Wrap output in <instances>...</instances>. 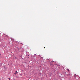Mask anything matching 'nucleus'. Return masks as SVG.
<instances>
[{
  "label": "nucleus",
  "instance_id": "f257e3e1",
  "mask_svg": "<svg viewBox=\"0 0 80 80\" xmlns=\"http://www.w3.org/2000/svg\"><path fill=\"white\" fill-rule=\"evenodd\" d=\"M17 73H18V72H17V71H16L15 73H14V74L17 75Z\"/></svg>",
  "mask_w": 80,
  "mask_h": 80
},
{
  "label": "nucleus",
  "instance_id": "f03ea898",
  "mask_svg": "<svg viewBox=\"0 0 80 80\" xmlns=\"http://www.w3.org/2000/svg\"><path fill=\"white\" fill-rule=\"evenodd\" d=\"M13 59L14 60H17V58L15 57H14Z\"/></svg>",
  "mask_w": 80,
  "mask_h": 80
},
{
  "label": "nucleus",
  "instance_id": "7ed1b4c3",
  "mask_svg": "<svg viewBox=\"0 0 80 80\" xmlns=\"http://www.w3.org/2000/svg\"><path fill=\"white\" fill-rule=\"evenodd\" d=\"M8 79L9 80H10V78H8Z\"/></svg>",
  "mask_w": 80,
  "mask_h": 80
},
{
  "label": "nucleus",
  "instance_id": "20e7f679",
  "mask_svg": "<svg viewBox=\"0 0 80 80\" xmlns=\"http://www.w3.org/2000/svg\"><path fill=\"white\" fill-rule=\"evenodd\" d=\"M74 76L75 77H76V75H75Z\"/></svg>",
  "mask_w": 80,
  "mask_h": 80
},
{
  "label": "nucleus",
  "instance_id": "39448f33",
  "mask_svg": "<svg viewBox=\"0 0 80 80\" xmlns=\"http://www.w3.org/2000/svg\"><path fill=\"white\" fill-rule=\"evenodd\" d=\"M44 48H45V47H44Z\"/></svg>",
  "mask_w": 80,
  "mask_h": 80
}]
</instances>
